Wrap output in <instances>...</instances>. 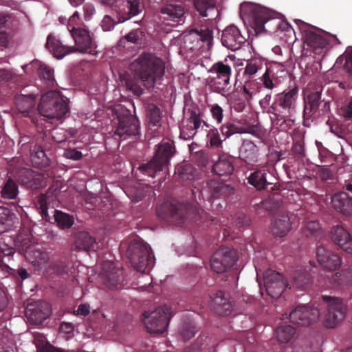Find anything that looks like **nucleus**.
<instances>
[{
	"instance_id": "obj_1",
	"label": "nucleus",
	"mask_w": 352,
	"mask_h": 352,
	"mask_svg": "<svg viewBox=\"0 0 352 352\" xmlns=\"http://www.w3.org/2000/svg\"><path fill=\"white\" fill-rule=\"evenodd\" d=\"M132 73L147 89L160 84L165 73V62L151 53H144L129 65Z\"/></svg>"
},
{
	"instance_id": "obj_2",
	"label": "nucleus",
	"mask_w": 352,
	"mask_h": 352,
	"mask_svg": "<svg viewBox=\"0 0 352 352\" xmlns=\"http://www.w3.org/2000/svg\"><path fill=\"white\" fill-rule=\"evenodd\" d=\"M213 41L212 30L209 28L190 30L174 37L173 45L179 46V53L186 58L192 59L208 51Z\"/></svg>"
},
{
	"instance_id": "obj_3",
	"label": "nucleus",
	"mask_w": 352,
	"mask_h": 352,
	"mask_svg": "<svg viewBox=\"0 0 352 352\" xmlns=\"http://www.w3.org/2000/svg\"><path fill=\"white\" fill-rule=\"evenodd\" d=\"M297 87L286 90L276 95L270 109V118L274 126L288 130L295 122L298 101Z\"/></svg>"
},
{
	"instance_id": "obj_4",
	"label": "nucleus",
	"mask_w": 352,
	"mask_h": 352,
	"mask_svg": "<svg viewBox=\"0 0 352 352\" xmlns=\"http://www.w3.org/2000/svg\"><path fill=\"white\" fill-rule=\"evenodd\" d=\"M75 41L76 47L63 45L61 41L55 36L50 34L47 36L46 47L58 59L63 58L67 54L74 52L85 53L89 50V53L96 54V45L89 32L85 28H72L69 30Z\"/></svg>"
},
{
	"instance_id": "obj_5",
	"label": "nucleus",
	"mask_w": 352,
	"mask_h": 352,
	"mask_svg": "<svg viewBox=\"0 0 352 352\" xmlns=\"http://www.w3.org/2000/svg\"><path fill=\"white\" fill-rule=\"evenodd\" d=\"M277 13L251 2H243L240 6V16L245 24L253 28L256 34L263 31L274 32L277 30L270 21L278 19Z\"/></svg>"
},
{
	"instance_id": "obj_6",
	"label": "nucleus",
	"mask_w": 352,
	"mask_h": 352,
	"mask_svg": "<svg viewBox=\"0 0 352 352\" xmlns=\"http://www.w3.org/2000/svg\"><path fill=\"white\" fill-rule=\"evenodd\" d=\"M38 111L48 120H60L69 111L68 99L58 91H48L41 96Z\"/></svg>"
},
{
	"instance_id": "obj_7",
	"label": "nucleus",
	"mask_w": 352,
	"mask_h": 352,
	"mask_svg": "<svg viewBox=\"0 0 352 352\" xmlns=\"http://www.w3.org/2000/svg\"><path fill=\"white\" fill-rule=\"evenodd\" d=\"M126 256L132 266L139 272H149L155 263L149 245L138 236L131 238Z\"/></svg>"
},
{
	"instance_id": "obj_8",
	"label": "nucleus",
	"mask_w": 352,
	"mask_h": 352,
	"mask_svg": "<svg viewBox=\"0 0 352 352\" xmlns=\"http://www.w3.org/2000/svg\"><path fill=\"white\" fill-rule=\"evenodd\" d=\"M56 204V198L52 192L40 195L37 198L36 207L43 219L50 222L54 220L62 229L70 228L74 222L73 216L54 210Z\"/></svg>"
},
{
	"instance_id": "obj_9",
	"label": "nucleus",
	"mask_w": 352,
	"mask_h": 352,
	"mask_svg": "<svg viewBox=\"0 0 352 352\" xmlns=\"http://www.w3.org/2000/svg\"><path fill=\"white\" fill-rule=\"evenodd\" d=\"M208 72L211 75L207 78L206 80L210 88L214 93L228 97L231 91V67L222 62H218L208 69Z\"/></svg>"
},
{
	"instance_id": "obj_10",
	"label": "nucleus",
	"mask_w": 352,
	"mask_h": 352,
	"mask_svg": "<svg viewBox=\"0 0 352 352\" xmlns=\"http://www.w3.org/2000/svg\"><path fill=\"white\" fill-rule=\"evenodd\" d=\"M295 23L299 25L305 38V43L309 50L316 55L324 56L332 36L309 26L300 19H296Z\"/></svg>"
},
{
	"instance_id": "obj_11",
	"label": "nucleus",
	"mask_w": 352,
	"mask_h": 352,
	"mask_svg": "<svg viewBox=\"0 0 352 352\" xmlns=\"http://www.w3.org/2000/svg\"><path fill=\"white\" fill-rule=\"evenodd\" d=\"M326 307L323 325L327 329H333L340 325L346 316L347 307L342 298L331 296H322Z\"/></svg>"
},
{
	"instance_id": "obj_12",
	"label": "nucleus",
	"mask_w": 352,
	"mask_h": 352,
	"mask_svg": "<svg viewBox=\"0 0 352 352\" xmlns=\"http://www.w3.org/2000/svg\"><path fill=\"white\" fill-rule=\"evenodd\" d=\"M16 243L24 254L26 259L34 267L35 271L43 274L49 272L47 267L49 256L47 252L40 250L28 238H19Z\"/></svg>"
},
{
	"instance_id": "obj_13",
	"label": "nucleus",
	"mask_w": 352,
	"mask_h": 352,
	"mask_svg": "<svg viewBox=\"0 0 352 352\" xmlns=\"http://www.w3.org/2000/svg\"><path fill=\"white\" fill-rule=\"evenodd\" d=\"M171 316L170 308L163 305L154 310L145 311L142 320L148 332L162 333L166 330Z\"/></svg>"
},
{
	"instance_id": "obj_14",
	"label": "nucleus",
	"mask_w": 352,
	"mask_h": 352,
	"mask_svg": "<svg viewBox=\"0 0 352 352\" xmlns=\"http://www.w3.org/2000/svg\"><path fill=\"white\" fill-rule=\"evenodd\" d=\"M173 154V147L168 142L158 145L153 158L147 164L139 166L138 170L149 177H154L155 174L163 170Z\"/></svg>"
},
{
	"instance_id": "obj_15",
	"label": "nucleus",
	"mask_w": 352,
	"mask_h": 352,
	"mask_svg": "<svg viewBox=\"0 0 352 352\" xmlns=\"http://www.w3.org/2000/svg\"><path fill=\"white\" fill-rule=\"evenodd\" d=\"M157 212L160 218L171 217L181 221L190 218L191 214H199V211L195 207L188 204L180 203L177 200L164 202L157 208Z\"/></svg>"
},
{
	"instance_id": "obj_16",
	"label": "nucleus",
	"mask_w": 352,
	"mask_h": 352,
	"mask_svg": "<svg viewBox=\"0 0 352 352\" xmlns=\"http://www.w3.org/2000/svg\"><path fill=\"white\" fill-rule=\"evenodd\" d=\"M290 320L298 325L309 326L319 320L320 311L314 305H298L289 314Z\"/></svg>"
},
{
	"instance_id": "obj_17",
	"label": "nucleus",
	"mask_w": 352,
	"mask_h": 352,
	"mask_svg": "<svg viewBox=\"0 0 352 352\" xmlns=\"http://www.w3.org/2000/svg\"><path fill=\"white\" fill-rule=\"evenodd\" d=\"M118 124L114 132V135L122 140L139 133L140 124L138 120L125 110L122 115L118 116Z\"/></svg>"
},
{
	"instance_id": "obj_18",
	"label": "nucleus",
	"mask_w": 352,
	"mask_h": 352,
	"mask_svg": "<svg viewBox=\"0 0 352 352\" xmlns=\"http://www.w3.org/2000/svg\"><path fill=\"white\" fill-rule=\"evenodd\" d=\"M236 261L235 252L228 248L216 251L210 259L211 269L217 273H223L231 267Z\"/></svg>"
},
{
	"instance_id": "obj_19",
	"label": "nucleus",
	"mask_w": 352,
	"mask_h": 352,
	"mask_svg": "<svg viewBox=\"0 0 352 352\" xmlns=\"http://www.w3.org/2000/svg\"><path fill=\"white\" fill-rule=\"evenodd\" d=\"M263 281L266 292L273 298L280 297L287 286L283 276L272 270H267L264 272Z\"/></svg>"
},
{
	"instance_id": "obj_20",
	"label": "nucleus",
	"mask_w": 352,
	"mask_h": 352,
	"mask_svg": "<svg viewBox=\"0 0 352 352\" xmlns=\"http://www.w3.org/2000/svg\"><path fill=\"white\" fill-rule=\"evenodd\" d=\"M228 188L227 185L220 184L214 180H210L206 183L201 190H199L197 188L192 190V193L195 201H197V199L201 200V198L210 201L212 199L220 197L228 190Z\"/></svg>"
},
{
	"instance_id": "obj_21",
	"label": "nucleus",
	"mask_w": 352,
	"mask_h": 352,
	"mask_svg": "<svg viewBox=\"0 0 352 352\" xmlns=\"http://www.w3.org/2000/svg\"><path fill=\"white\" fill-rule=\"evenodd\" d=\"M144 8V3L140 0L120 1L116 6L118 22L124 23L138 15L143 11Z\"/></svg>"
},
{
	"instance_id": "obj_22",
	"label": "nucleus",
	"mask_w": 352,
	"mask_h": 352,
	"mask_svg": "<svg viewBox=\"0 0 352 352\" xmlns=\"http://www.w3.org/2000/svg\"><path fill=\"white\" fill-rule=\"evenodd\" d=\"M121 271L115 266L112 261H105L101 268L100 278L103 283L110 289L122 287L120 284Z\"/></svg>"
},
{
	"instance_id": "obj_23",
	"label": "nucleus",
	"mask_w": 352,
	"mask_h": 352,
	"mask_svg": "<svg viewBox=\"0 0 352 352\" xmlns=\"http://www.w3.org/2000/svg\"><path fill=\"white\" fill-rule=\"evenodd\" d=\"M245 41V37L234 25L226 27L222 32V45L230 50L235 51L240 49Z\"/></svg>"
},
{
	"instance_id": "obj_24",
	"label": "nucleus",
	"mask_w": 352,
	"mask_h": 352,
	"mask_svg": "<svg viewBox=\"0 0 352 352\" xmlns=\"http://www.w3.org/2000/svg\"><path fill=\"white\" fill-rule=\"evenodd\" d=\"M161 14L163 20L173 26L183 24L185 21L184 9L180 5L170 3L161 8Z\"/></svg>"
},
{
	"instance_id": "obj_25",
	"label": "nucleus",
	"mask_w": 352,
	"mask_h": 352,
	"mask_svg": "<svg viewBox=\"0 0 352 352\" xmlns=\"http://www.w3.org/2000/svg\"><path fill=\"white\" fill-rule=\"evenodd\" d=\"M316 256L320 265L328 270H336L342 263L340 256L338 253L323 247L317 248Z\"/></svg>"
},
{
	"instance_id": "obj_26",
	"label": "nucleus",
	"mask_w": 352,
	"mask_h": 352,
	"mask_svg": "<svg viewBox=\"0 0 352 352\" xmlns=\"http://www.w3.org/2000/svg\"><path fill=\"white\" fill-rule=\"evenodd\" d=\"M18 180L27 188H38L45 185V177L43 174L28 168L19 170Z\"/></svg>"
},
{
	"instance_id": "obj_27",
	"label": "nucleus",
	"mask_w": 352,
	"mask_h": 352,
	"mask_svg": "<svg viewBox=\"0 0 352 352\" xmlns=\"http://www.w3.org/2000/svg\"><path fill=\"white\" fill-rule=\"evenodd\" d=\"M50 305L47 303H40L35 306L29 305L25 311L28 321L32 324H41L50 314Z\"/></svg>"
},
{
	"instance_id": "obj_28",
	"label": "nucleus",
	"mask_w": 352,
	"mask_h": 352,
	"mask_svg": "<svg viewBox=\"0 0 352 352\" xmlns=\"http://www.w3.org/2000/svg\"><path fill=\"white\" fill-rule=\"evenodd\" d=\"M242 85V94L247 100L257 99L264 89L261 81L258 79L239 80Z\"/></svg>"
},
{
	"instance_id": "obj_29",
	"label": "nucleus",
	"mask_w": 352,
	"mask_h": 352,
	"mask_svg": "<svg viewBox=\"0 0 352 352\" xmlns=\"http://www.w3.org/2000/svg\"><path fill=\"white\" fill-rule=\"evenodd\" d=\"M212 307L219 315H228L231 313L233 304L224 292L218 291L212 296Z\"/></svg>"
},
{
	"instance_id": "obj_30",
	"label": "nucleus",
	"mask_w": 352,
	"mask_h": 352,
	"mask_svg": "<svg viewBox=\"0 0 352 352\" xmlns=\"http://www.w3.org/2000/svg\"><path fill=\"white\" fill-rule=\"evenodd\" d=\"M291 228L292 223L288 215L283 214L271 223L270 232L276 237H283L288 234Z\"/></svg>"
},
{
	"instance_id": "obj_31",
	"label": "nucleus",
	"mask_w": 352,
	"mask_h": 352,
	"mask_svg": "<svg viewBox=\"0 0 352 352\" xmlns=\"http://www.w3.org/2000/svg\"><path fill=\"white\" fill-rule=\"evenodd\" d=\"M332 240L344 251H352V239L349 232L342 226H333L331 229Z\"/></svg>"
},
{
	"instance_id": "obj_32",
	"label": "nucleus",
	"mask_w": 352,
	"mask_h": 352,
	"mask_svg": "<svg viewBox=\"0 0 352 352\" xmlns=\"http://www.w3.org/2000/svg\"><path fill=\"white\" fill-rule=\"evenodd\" d=\"M239 157L248 164H256L258 157L257 146L251 141L244 140L239 149Z\"/></svg>"
},
{
	"instance_id": "obj_33",
	"label": "nucleus",
	"mask_w": 352,
	"mask_h": 352,
	"mask_svg": "<svg viewBox=\"0 0 352 352\" xmlns=\"http://www.w3.org/2000/svg\"><path fill=\"white\" fill-rule=\"evenodd\" d=\"M194 6L200 16L203 17L216 18L218 16L217 3L221 0H192Z\"/></svg>"
},
{
	"instance_id": "obj_34",
	"label": "nucleus",
	"mask_w": 352,
	"mask_h": 352,
	"mask_svg": "<svg viewBox=\"0 0 352 352\" xmlns=\"http://www.w3.org/2000/svg\"><path fill=\"white\" fill-rule=\"evenodd\" d=\"M334 209L344 215L352 214V198L345 192L335 194L331 198Z\"/></svg>"
},
{
	"instance_id": "obj_35",
	"label": "nucleus",
	"mask_w": 352,
	"mask_h": 352,
	"mask_svg": "<svg viewBox=\"0 0 352 352\" xmlns=\"http://www.w3.org/2000/svg\"><path fill=\"white\" fill-rule=\"evenodd\" d=\"M37 68L40 78L50 86H53L55 83L54 78V71L48 66L41 64L38 60H34L28 65H25L22 67L23 69L25 68Z\"/></svg>"
},
{
	"instance_id": "obj_36",
	"label": "nucleus",
	"mask_w": 352,
	"mask_h": 352,
	"mask_svg": "<svg viewBox=\"0 0 352 352\" xmlns=\"http://www.w3.org/2000/svg\"><path fill=\"white\" fill-rule=\"evenodd\" d=\"M262 60L258 58H253L245 60V65L239 80L257 79L256 74L262 67Z\"/></svg>"
},
{
	"instance_id": "obj_37",
	"label": "nucleus",
	"mask_w": 352,
	"mask_h": 352,
	"mask_svg": "<svg viewBox=\"0 0 352 352\" xmlns=\"http://www.w3.org/2000/svg\"><path fill=\"white\" fill-rule=\"evenodd\" d=\"M12 241L11 238L0 239V266H8L14 254V248L10 244Z\"/></svg>"
},
{
	"instance_id": "obj_38",
	"label": "nucleus",
	"mask_w": 352,
	"mask_h": 352,
	"mask_svg": "<svg viewBox=\"0 0 352 352\" xmlns=\"http://www.w3.org/2000/svg\"><path fill=\"white\" fill-rule=\"evenodd\" d=\"M15 104L21 113H28L35 105V96L32 94L21 93L15 96Z\"/></svg>"
},
{
	"instance_id": "obj_39",
	"label": "nucleus",
	"mask_w": 352,
	"mask_h": 352,
	"mask_svg": "<svg viewBox=\"0 0 352 352\" xmlns=\"http://www.w3.org/2000/svg\"><path fill=\"white\" fill-rule=\"evenodd\" d=\"M212 170L220 176L231 174L234 170L231 158L226 155L220 156L214 164Z\"/></svg>"
},
{
	"instance_id": "obj_40",
	"label": "nucleus",
	"mask_w": 352,
	"mask_h": 352,
	"mask_svg": "<svg viewBox=\"0 0 352 352\" xmlns=\"http://www.w3.org/2000/svg\"><path fill=\"white\" fill-rule=\"evenodd\" d=\"M270 173L263 170L255 171L248 177V183L258 190L263 189L267 185L272 184L269 180Z\"/></svg>"
},
{
	"instance_id": "obj_41",
	"label": "nucleus",
	"mask_w": 352,
	"mask_h": 352,
	"mask_svg": "<svg viewBox=\"0 0 352 352\" xmlns=\"http://www.w3.org/2000/svg\"><path fill=\"white\" fill-rule=\"evenodd\" d=\"M75 244L78 250L85 251L94 250L96 246V239L86 232L77 234Z\"/></svg>"
},
{
	"instance_id": "obj_42",
	"label": "nucleus",
	"mask_w": 352,
	"mask_h": 352,
	"mask_svg": "<svg viewBox=\"0 0 352 352\" xmlns=\"http://www.w3.org/2000/svg\"><path fill=\"white\" fill-rule=\"evenodd\" d=\"M320 98L321 90L312 92L307 96L304 108V116H309L310 113H314L318 110Z\"/></svg>"
},
{
	"instance_id": "obj_43",
	"label": "nucleus",
	"mask_w": 352,
	"mask_h": 352,
	"mask_svg": "<svg viewBox=\"0 0 352 352\" xmlns=\"http://www.w3.org/2000/svg\"><path fill=\"white\" fill-rule=\"evenodd\" d=\"M352 282V267L333 274L329 283L333 286H344Z\"/></svg>"
},
{
	"instance_id": "obj_44",
	"label": "nucleus",
	"mask_w": 352,
	"mask_h": 352,
	"mask_svg": "<svg viewBox=\"0 0 352 352\" xmlns=\"http://www.w3.org/2000/svg\"><path fill=\"white\" fill-rule=\"evenodd\" d=\"M15 219V215L10 209L0 206V233L10 230L14 225Z\"/></svg>"
},
{
	"instance_id": "obj_45",
	"label": "nucleus",
	"mask_w": 352,
	"mask_h": 352,
	"mask_svg": "<svg viewBox=\"0 0 352 352\" xmlns=\"http://www.w3.org/2000/svg\"><path fill=\"white\" fill-rule=\"evenodd\" d=\"M30 151L31 160L35 166L42 168L49 165L50 160L41 146H34V148Z\"/></svg>"
},
{
	"instance_id": "obj_46",
	"label": "nucleus",
	"mask_w": 352,
	"mask_h": 352,
	"mask_svg": "<svg viewBox=\"0 0 352 352\" xmlns=\"http://www.w3.org/2000/svg\"><path fill=\"white\" fill-rule=\"evenodd\" d=\"M295 333V328L290 324L279 325L275 331L276 338L280 343L289 342L294 338Z\"/></svg>"
},
{
	"instance_id": "obj_47",
	"label": "nucleus",
	"mask_w": 352,
	"mask_h": 352,
	"mask_svg": "<svg viewBox=\"0 0 352 352\" xmlns=\"http://www.w3.org/2000/svg\"><path fill=\"white\" fill-rule=\"evenodd\" d=\"M175 173L184 181H191L196 177V170L194 167L188 163L178 164L175 168Z\"/></svg>"
},
{
	"instance_id": "obj_48",
	"label": "nucleus",
	"mask_w": 352,
	"mask_h": 352,
	"mask_svg": "<svg viewBox=\"0 0 352 352\" xmlns=\"http://www.w3.org/2000/svg\"><path fill=\"white\" fill-rule=\"evenodd\" d=\"M51 139L52 141L56 143H62L65 141L66 131L61 128L54 129L51 131H49L47 133H45L44 136L43 138V146L45 148H49L47 144V142L49 139Z\"/></svg>"
},
{
	"instance_id": "obj_49",
	"label": "nucleus",
	"mask_w": 352,
	"mask_h": 352,
	"mask_svg": "<svg viewBox=\"0 0 352 352\" xmlns=\"http://www.w3.org/2000/svg\"><path fill=\"white\" fill-rule=\"evenodd\" d=\"M18 186L16 183L10 178L5 183L3 186L1 194L4 199H12L16 197L18 195Z\"/></svg>"
},
{
	"instance_id": "obj_50",
	"label": "nucleus",
	"mask_w": 352,
	"mask_h": 352,
	"mask_svg": "<svg viewBox=\"0 0 352 352\" xmlns=\"http://www.w3.org/2000/svg\"><path fill=\"white\" fill-rule=\"evenodd\" d=\"M294 286L301 288L307 285L310 279V275L307 268L303 270H298L294 272L292 277Z\"/></svg>"
},
{
	"instance_id": "obj_51",
	"label": "nucleus",
	"mask_w": 352,
	"mask_h": 352,
	"mask_svg": "<svg viewBox=\"0 0 352 352\" xmlns=\"http://www.w3.org/2000/svg\"><path fill=\"white\" fill-rule=\"evenodd\" d=\"M51 270L52 273L53 274L61 275L67 274L69 272V268L65 260H58L50 264L47 268V271L49 272L46 274H50Z\"/></svg>"
},
{
	"instance_id": "obj_52",
	"label": "nucleus",
	"mask_w": 352,
	"mask_h": 352,
	"mask_svg": "<svg viewBox=\"0 0 352 352\" xmlns=\"http://www.w3.org/2000/svg\"><path fill=\"white\" fill-rule=\"evenodd\" d=\"M161 120V111L154 104L148 107V123L150 127L157 126Z\"/></svg>"
},
{
	"instance_id": "obj_53",
	"label": "nucleus",
	"mask_w": 352,
	"mask_h": 352,
	"mask_svg": "<svg viewBox=\"0 0 352 352\" xmlns=\"http://www.w3.org/2000/svg\"><path fill=\"white\" fill-rule=\"evenodd\" d=\"M281 202L278 197H272L265 199V201H261L259 204H258V207H262L266 210L273 212L280 208L281 206Z\"/></svg>"
},
{
	"instance_id": "obj_54",
	"label": "nucleus",
	"mask_w": 352,
	"mask_h": 352,
	"mask_svg": "<svg viewBox=\"0 0 352 352\" xmlns=\"http://www.w3.org/2000/svg\"><path fill=\"white\" fill-rule=\"evenodd\" d=\"M292 152L297 159L301 160L305 157V144L302 139L294 141Z\"/></svg>"
},
{
	"instance_id": "obj_55",
	"label": "nucleus",
	"mask_w": 352,
	"mask_h": 352,
	"mask_svg": "<svg viewBox=\"0 0 352 352\" xmlns=\"http://www.w3.org/2000/svg\"><path fill=\"white\" fill-rule=\"evenodd\" d=\"M320 224L315 220H309L304 223V233L306 236L314 235L320 232Z\"/></svg>"
},
{
	"instance_id": "obj_56",
	"label": "nucleus",
	"mask_w": 352,
	"mask_h": 352,
	"mask_svg": "<svg viewBox=\"0 0 352 352\" xmlns=\"http://www.w3.org/2000/svg\"><path fill=\"white\" fill-rule=\"evenodd\" d=\"M188 126L190 128H192L196 133L199 131V129H203L204 126H206L208 128V126L206 124L205 122H202V120L199 115L195 113L192 114L189 118L188 120Z\"/></svg>"
},
{
	"instance_id": "obj_57",
	"label": "nucleus",
	"mask_w": 352,
	"mask_h": 352,
	"mask_svg": "<svg viewBox=\"0 0 352 352\" xmlns=\"http://www.w3.org/2000/svg\"><path fill=\"white\" fill-rule=\"evenodd\" d=\"M207 131V139L211 146L218 147L221 144V140L219 138V132L217 129L212 128Z\"/></svg>"
},
{
	"instance_id": "obj_58",
	"label": "nucleus",
	"mask_w": 352,
	"mask_h": 352,
	"mask_svg": "<svg viewBox=\"0 0 352 352\" xmlns=\"http://www.w3.org/2000/svg\"><path fill=\"white\" fill-rule=\"evenodd\" d=\"M246 133V131H241L234 124L232 123H226L221 126V133L225 136V139L228 138L235 133Z\"/></svg>"
},
{
	"instance_id": "obj_59",
	"label": "nucleus",
	"mask_w": 352,
	"mask_h": 352,
	"mask_svg": "<svg viewBox=\"0 0 352 352\" xmlns=\"http://www.w3.org/2000/svg\"><path fill=\"white\" fill-rule=\"evenodd\" d=\"M272 100V91H267L264 93V96L263 98L259 100V105L261 108L263 109L264 112H266L270 115V109H271L272 104H270V102Z\"/></svg>"
},
{
	"instance_id": "obj_60",
	"label": "nucleus",
	"mask_w": 352,
	"mask_h": 352,
	"mask_svg": "<svg viewBox=\"0 0 352 352\" xmlns=\"http://www.w3.org/2000/svg\"><path fill=\"white\" fill-rule=\"evenodd\" d=\"M125 193L133 201L138 202L142 199L144 197V192L142 190L135 188H127L125 190Z\"/></svg>"
},
{
	"instance_id": "obj_61",
	"label": "nucleus",
	"mask_w": 352,
	"mask_h": 352,
	"mask_svg": "<svg viewBox=\"0 0 352 352\" xmlns=\"http://www.w3.org/2000/svg\"><path fill=\"white\" fill-rule=\"evenodd\" d=\"M31 138L28 135H21L19 140V146L21 148L22 153H28L31 151V146L29 144L30 143Z\"/></svg>"
},
{
	"instance_id": "obj_62",
	"label": "nucleus",
	"mask_w": 352,
	"mask_h": 352,
	"mask_svg": "<svg viewBox=\"0 0 352 352\" xmlns=\"http://www.w3.org/2000/svg\"><path fill=\"white\" fill-rule=\"evenodd\" d=\"M116 22L114 19L109 15H105L101 21V28L103 31H111L113 29Z\"/></svg>"
},
{
	"instance_id": "obj_63",
	"label": "nucleus",
	"mask_w": 352,
	"mask_h": 352,
	"mask_svg": "<svg viewBox=\"0 0 352 352\" xmlns=\"http://www.w3.org/2000/svg\"><path fill=\"white\" fill-rule=\"evenodd\" d=\"M63 156L67 159L76 161L82 158V154L75 148H68L64 151Z\"/></svg>"
},
{
	"instance_id": "obj_64",
	"label": "nucleus",
	"mask_w": 352,
	"mask_h": 352,
	"mask_svg": "<svg viewBox=\"0 0 352 352\" xmlns=\"http://www.w3.org/2000/svg\"><path fill=\"white\" fill-rule=\"evenodd\" d=\"M339 114L345 119L352 118V99L347 104L339 109Z\"/></svg>"
}]
</instances>
